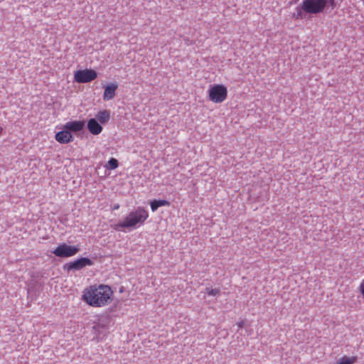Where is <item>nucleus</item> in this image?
I'll list each match as a JSON object with an SVG mask.
<instances>
[{"label": "nucleus", "instance_id": "20", "mask_svg": "<svg viewBox=\"0 0 364 364\" xmlns=\"http://www.w3.org/2000/svg\"><path fill=\"white\" fill-rule=\"evenodd\" d=\"M119 208V205L118 204H116V205H114L113 209H114V210H117V209H118Z\"/></svg>", "mask_w": 364, "mask_h": 364}, {"label": "nucleus", "instance_id": "5", "mask_svg": "<svg viewBox=\"0 0 364 364\" xmlns=\"http://www.w3.org/2000/svg\"><path fill=\"white\" fill-rule=\"evenodd\" d=\"M80 251L77 246L68 245L66 243L58 245L53 253L58 257H70L74 256Z\"/></svg>", "mask_w": 364, "mask_h": 364}, {"label": "nucleus", "instance_id": "16", "mask_svg": "<svg viewBox=\"0 0 364 364\" xmlns=\"http://www.w3.org/2000/svg\"><path fill=\"white\" fill-rule=\"evenodd\" d=\"M119 162L118 161L114 158H111L106 164V168L109 170H113L118 167Z\"/></svg>", "mask_w": 364, "mask_h": 364}, {"label": "nucleus", "instance_id": "12", "mask_svg": "<svg viewBox=\"0 0 364 364\" xmlns=\"http://www.w3.org/2000/svg\"><path fill=\"white\" fill-rule=\"evenodd\" d=\"M150 205L151 210L155 212L159 207L169 206L170 202L166 200H154L151 202Z\"/></svg>", "mask_w": 364, "mask_h": 364}, {"label": "nucleus", "instance_id": "7", "mask_svg": "<svg viewBox=\"0 0 364 364\" xmlns=\"http://www.w3.org/2000/svg\"><path fill=\"white\" fill-rule=\"evenodd\" d=\"M97 73L92 69L79 70L75 73L74 80L78 83H87L94 80Z\"/></svg>", "mask_w": 364, "mask_h": 364}, {"label": "nucleus", "instance_id": "17", "mask_svg": "<svg viewBox=\"0 0 364 364\" xmlns=\"http://www.w3.org/2000/svg\"><path fill=\"white\" fill-rule=\"evenodd\" d=\"M205 293L212 296H217L220 294V289L219 288L210 289L207 287L205 289Z\"/></svg>", "mask_w": 364, "mask_h": 364}, {"label": "nucleus", "instance_id": "1", "mask_svg": "<svg viewBox=\"0 0 364 364\" xmlns=\"http://www.w3.org/2000/svg\"><path fill=\"white\" fill-rule=\"evenodd\" d=\"M112 294V291L107 285L90 286L83 291L82 299L92 306L100 307L107 304Z\"/></svg>", "mask_w": 364, "mask_h": 364}, {"label": "nucleus", "instance_id": "6", "mask_svg": "<svg viewBox=\"0 0 364 364\" xmlns=\"http://www.w3.org/2000/svg\"><path fill=\"white\" fill-rule=\"evenodd\" d=\"M93 262L87 257H80L73 262L65 264L63 266L64 270H67L68 272L71 271H78L85 268L87 266H92Z\"/></svg>", "mask_w": 364, "mask_h": 364}, {"label": "nucleus", "instance_id": "15", "mask_svg": "<svg viewBox=\"0 0 364 364\" xmlns=\"http://www.w3.org/2000/svg\"><path fill=\"white\" fill-rule=\"evenodd\" d=\"M356 361V358L353 357H348V356H343L340 358L336 364H353Z\"/></svg>", "mask_w": 364, "mask_h": 364}, {"label": "nucleus", "instance_id": "11", "mask_svg": "<svg viewBox=\"0 0 364 364\" xmlns=\"http://www.w3.org/2000/svg\"><path fill=\"white\" fill-rule=\"evenodd\" d=\"M87 129L89 132L94 135L99 134L100 133H101L102 130V126L94 118H92L90 120H88Z\"/></svg>", "mask_w": 364, "mask_h": 364}, {"label": "nucleus", "instance_id": "2", "mask_svg": "<svg viewBox=\"0 0 364 364\" xmlns=\"http://www.w3.org/2000/svg\"><path fill=\"white\" fill-rule=\"evenodd\" d=\"M149 217V213L143 207H138L131 211L123 221L112 224L111 228L117 231H124L125 228H136L141 226Z\"/></svg>", "mask_w": 364, "mask_h": 364}, {"label": "nucleus", "instance_id": "19", "mask_svg": "<svg viewBox=\"0 0 364 364\" xmlns=\"http://www.w3.org/2000/svg\"><path fill=\"white\" fill-rule=\"evenodd\" d=\"M239 328H242L244 327V321H240L237 323Z\"/></svg>", "mask_w": 364, "mask_h": 364}, {"label": "nucleus", "instance_id": "10", "mask_svg": "<svg viewBox=\"0 0 364 364\" xmlns=\"http://www.w3.org/2000/svg\"><path fill=\"white\" fill-rule=\"evenodd\" d=\"M118 88V85L116 83H111L105 87L103 94L104 100H109L114 97L115 92Z\"/></svg>", "mask_w": 364, "mask_h": 364}, {"label": "nucleus", "instance_id": "9", "mask_svg": "<svg viewBox=\"0 0 364 364\" xmlns=\"http://www.w3.org/2000/svg\"><path fill=\"white\" fill-rule=\"evenodd\" d=\"M55 139L60 144H68L73 140V136L70 132L65 129L56 133Z\"/></svg>", "mask_w": 364, "mask_h": 364}, {"label": "nucleus", "instance_id": "13", "mask_svg": "<svg viewBox=\"0 0 364 364\" xmlns=\"http://www.w3.org/2000/svg\"><path fill=\"white\" fill-rule=\"evenodd\" d=\"M96 117L100 123L105 124L109 120L110 112L107 109L100 111L97 114Z\"/></svg>", "mask_w": 364, "mask_h": 364}, {"label": "nucleus", "instance_id": "8", "mask_svg": "<svg viewBox=\"0 0 364 364\" xmlns=\"http://www.w3.org/2000/svg\"><path fill=\"white\" fill-rule=\"evenodd\" d=\"M85 127L83 121H70L65 124L64 129L68 132H77L81 131Z\"/></svg>", "mask_w": 364, "mask_h": 364}, {"label": "nucleus", "instance_id": "4", "mask_svg": "<svg viewBox=\"0 0 364 364\" xmlns=\"http://www.w3.org/2000/svg\"><path fill=\"white\" fill-rule=\"evenodd\" d=\"M228 95L227 88L223 85H214L209 90V99L215 103H221Z\"/></svg>", "mask_w": 364, "mask_h": 364}, {"label": "nucleus", "instance_id": "14", "mask_svg": "<svg viewBox=\"0 0 364 364\" xmlns=\"http://www.w3.org/2000/svg\"><path fill=\"white\" fill-rule=\"evenodd\" d=\"M306 9H304V2L298 6L296 9V12L293 14V18L296 20L303 18L306 14Z\"/></svg>", "mask_w": 364, "mask_h": 364}, {"label": "nucleus", "instance_id": "3", "mask_svg": "<svg viewBox=\"0 0 364 364\" xmlns=\"http://www.w3.org/2000/svg\"><path fill=\"white\" fill-rule=\"evenodd\" d=\"M304 9L306 13L317 14L331 7L333 10L336 6L335 0H304Z\"/></svg>", "mask_w": 364, "mask_h": 364}, {"label": "nucleus", "instance_id": "18", "mask_svg": "<svg viewBox=\"0 0 364 364\" xmlns=\"http://www.w3.org/2000/svg\"><path fill=\"white\" fill-rule=\"evenodd\" d=\"M359 290L361 294L364 296V279L361 282L359 286Z\"/></svg>", "mask_w": 364, "mask_h": 364}]
</instances>
